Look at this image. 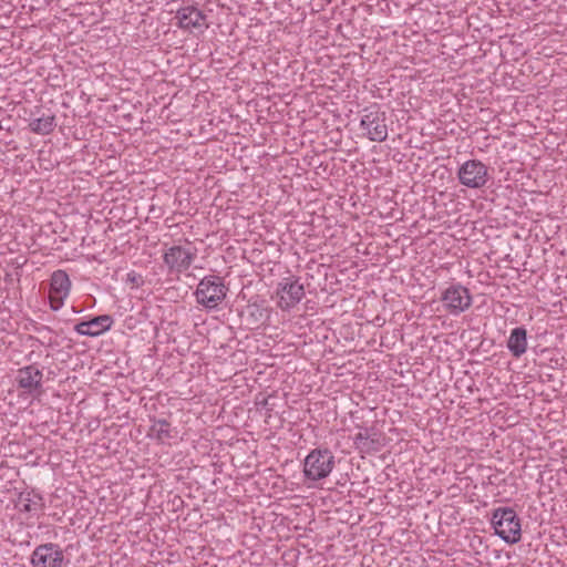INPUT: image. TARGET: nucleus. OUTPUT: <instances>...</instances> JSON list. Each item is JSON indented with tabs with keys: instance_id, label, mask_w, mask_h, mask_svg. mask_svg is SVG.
<instances>
[{
	"instance_id": "1a4fd4ad",
	"label": "nucleus",
	"mask_w": 567,
	"mask_h": 567,
	"mask_svg": "<svg viewBox=\"0 0 567 567\" xmlns=\"http://www.w3.org/2000/svg\"><path fill=\"white\" fill-rule=\"evenodd\" d=\"M71 289V280L64 270H55L51 275L49 288V302L52 310L56 311L64 305Z\"/></svg>"
},
{
	"instance_id": "a211bd4d",
	"label": "nucleus",
	"mask_w": 567,
	"mask_h": 567,
	"mask_svg": "<svg viewBox=\"0 0 567 567\" xmlns=\"http://www.w3.org/2000/svg\"><path fill=\"white\" fill-rule=\"evenodd\" d=\"M56 126L55 116L48 114L42 115L41 117L33 118L29 123V128L31 132L40 135H48L54 131Z\"/></svg>"
},
{
	"instance_id": "dca6fc26",
	"label": "nucleus",
	"mask_w": 567,
	"mask_h": 567,
	"mask_svg": "<svg viewBox=\"0 0 567 567\" xmlns=\"http://www.w3.org/2000/svg\"><path fill=\"white\" fill-rule=\"evenodd\" d=\"M17 507L20 512L35 515L43 508L42 497L33 493H21Z\"/></svg>"
},
{
	"instance_id": "9b49d317",
	"label": "nucleus",
	"mask_w": 567,
	"mask_h": 567,
	"mask_svg": "<svg viewBox=\"0 0 567 567\" xmlns=\"http://www.w3.org/2000/svg\"><path fill=\"white\" fill-rule=\"evenodd\" d=\"M42 371L34 364L20 368L16 374L18 388L27 394L40 392L42 388Z\"/></svg>"
},
{
	"instance_id": "6ab92c4d",
	"label": "nucleus",
	"mask_w": 567,
	"mask_h": 567,
	"mask_svg": "<svg viewBox=\"0 0 567 567\" xmlns=\"http://www.w3.org/2000/svg\"><path fill=\"white\" fill-rule=\"evenodd\" d=\"M128 278L132 280V282L138 285V280L136 279V276L134 274H128Z\"/></svg>"
},
{
	"instance_id": "20e7f679",
	"label": "nucleus",
	"mask_w": 567,
	"mask_h": 567,
	"mask_svg": "<svg viewBox=\"0 0 567 567\" xmlns=\"http://www.w3.org/2000/svg\"><path fill=\"white\" fill-rule=\"evenodd\" d=\"M196 257L197 249L190 243L166 247L163 252V261L169 274L185 272Z\"/></svg>"
},
{
	"instance_id": "f03ea898",
	"label": "nucleus",
	"mask_w": 567,
	"mask_h": 567,
	"mask_svg": "<svg viewBox=\"0 0 567 567\" xmlns=\"http://www.w3.org/2000/svg\"><path fill=\"white\" fill-rule=\"evenodd\" d=\"M228 288L221 277L205 276L194 292L198 305L206 309H216L227 296Z\"/></svg>"
},
{
	"instance_id": "2eb2a0df",
	"label": "nucleus",
	"mask_w": 567,
	"mask_h": 567,
	"mask_svg": "<svg viewBox=\"0 0 567 567\" xmlns=\"http://www.w3.org/2000/svg\"><path fill=\"white\" fill-rule=\"evenodd\" d=\"M507 348L516 358L522 357L526 352L527 332L524 328L519 327L512 330L507 341Z\"/></svg>"
},
{
	"instance_id": "9d476101",
	"label": "nucleus",
	"mask_w": 567,
	"mask_h": 567,
	"mask_svg": "<svg viewBox=\"0 0 567 567\" xmlns=\"http://www.w3.org/2000/svg\"><path fill=\"white\" fill-rule=\"evenodd\" d=\"M177 24L189 32H204L208 28L206 16L195 7H185L176 12Z\"/></svg>"
},
{
	"instance_id": "0eeeda50",
	"label": "nucleus",
	"mask_w": 567,
	"mask_h": 567,
	"mask_svg": "<svg viewBox=\"0 0 567 567\" xmlns=\"http://www.w3.org/2000/svg\"><path fill=\"white\" fill-rule=\"evenodd\" d=\"M66 563L63 549L55 543L37 546L30 557L32 567H63Z\"/></svg>"
},
{
	"instance_id": "39448f33",
	"label": "nucleus",
	"mask_w": 567,
	"mask_h": 567,
	"mask_svg": "<svg viewBox=\"0 0 567 567\" xmlns=\"http://www.w3.org/2000/svg\"><path fill=\"white\" fill-rule=\"evenodd\" d=\"M457 179L465 187L483 188L489 181L488 167L478 159H468L460 166Z\"/></svg>"
},
{
	"instance_id": "f8f14e48",
	"label": "nucleus",
	"mask_w": 567,
	"mask_h": 567,
	"mask_svg": "<svg viewBox=\"0 0 567 567\" xmlns=\"http://www.w3.org/2000/svg\"><path fill=\"white\" fill-rule=\"evenodd\" d=\"M279 306L289 309L296 306L305 296L303 285L299 280L285 279L278 286Z\"/></svg>"
},
{
	"instance_id": "4468645a",
	"label": "nucleus",
	"mask_w": 567,
	"mask_h": 567,
	"mask_svg": "<svg viewBox=\"0 0 567 567\" xmlns=\"http://www.w3.org/2000/svg\"><path fill=\"white\" fill-rule=\"evenodd\" d=\"M148 436L162 444H171L173 440L178 439V431L166 420H156L150 429Z\"/></svg>"
},
{
	"instance_id": "6e6552de",
	"label": "nucleus",
	"mask_w": 567,
	"mask_h": 567,
	"mask_svg": "<svg viewBox=\"0 0 567 567\" xmlns=\"http://www.w3.org/2000/svg\"><path fill=\"white\" fill-rule=\"evenodd\" d=\"M445 310L458 316L472 306V296L467 288L460 284L447 287L441 297Z\"/></svg>"
},
{
	"instance_id": "ddd939ff",
	"label": "nucleus",
	"mask_w": 567,
	"mask_h": 567,
	"mask_svg": "<svg viewBox=\"0 0 567 567\" xmlns=\"http://www.w3.org/2000/svg\"><path fill=\"white\" fill-rule=\"evenodd\" d=\"M113 319L109 315L94 317L89 321H82L75 324L74 330L80 336L97 337L111 329Z\"/></svg>"
},
{
	"instance_id": "f257e3e1",
	"label": "nucleus",
	"mask_w": 567,
	"mask_h": 567,
	"mask_svg": "<svg viewBox=\"0 0 567 567\" xmlns=\"http://www.w3.org/2000/svg\"><path fill=\"white\" fill-rule=\"evenodd\" d=\"M495 534L507 544H516L522 537L520 519L511 507H498L492 515Z\"/></svg>"
},
{
	"instance_id": "f3484780",
	"label": "nucleus",
	"mask_w": 567,
	"mask_h": 567,
	"mask_svg": "<svg viewBox=\"0 0 567 567\" xmlns=\"http://www.w3.org/2000/svg\"><path fill=\"white\" fill-rule=\"evenodd\" d=\"M353 444L360 452L370 453L378 450L379 440L375 437L374 433L364 429L354 435Z\"/></svg>"
},
{
	"instance_id": "423d86ee",
	"label": "nucleus",
	"mask_w": 567,
	"mask_h": 567,
	"mask_svg": "<svg viewBox=\"0 0 567 567\" xmlns=\"http://www.w3.org/2000/svg\"><path fill=\"white\" fill-rule=\"evenodd\" d=\"M360 128L372 142H383L388 137L385 113L379 109H367L360 121Z\"/></svg>"
},
{
	"instance_id": "7ed1b4c3",
	"label": "nucleus",
	"mask_w": 567,
	"mask_h": 567,
	"mask_svg": "<svg viewBox=\"0 0 567 567\" xmlns=\"http://www.w3.org/2000/svg\"><path fill=\"white\" fill-rule=\"evenodd\" d=\"M336 466V458L328 449L312 450L303 461V475L309 481H320L330 475Z\"/></svg>"
}]
</instances>
